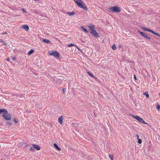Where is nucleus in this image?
I'll use <instances>...</instances> for the list:
<instances>
[{"instance_id": "obj_1", "label": "nucleus", "mask_w": 160, "mask_h": 160, "mask_svg": "<svg viewBox=\"0 0 160 160\" xmlns=\"http://www.w3.org/2000/svg\"><path fill=\"white\" fill-rule=\"evenodd\" d=\"M2 113H3L2 116L6 120L8 121L11 120V116L10 114H8V113L7 109L3 108L0 109V114H1Z\"/></svg>"}, {"instance_id": "obj_2", "label": "nucleus", "mask_w": 160, "mask_h": 160, "mask_svg": "<svg viewBox=\"0 0 160 160\" xmlns=\"http://www.w3.org/2000/svg\"><path fill=\"white\" fill-rule=\"evenodd\" d=\"M74 1L78 7L83 9L84 10L87 11L88 10V8L82 0H74Z\"/></svg>"}, {"instance_id": "obj_3", "label": "nucleus", "mask_w": 160, "mask_h": 160, "mask_svg": "<svg viewBox=\"0 0 160 160\" xmlns=\"http://www.w3.org/2000/svg\"><path fill=\"white\" fill-rule=\"evenodd\" d=\"M108 10L112 12H121V9L120 7L117 6L109 7Z\"/></svg>"}, {"instance_id": "obj_4", "label": "nucleus", "mask_w": 160, "mask_h": 160, "mask_svg": "<svg viewBox=\"0 0 160 160\" xmlns=\"http://www.w3.org/2000/svg\"><path fill=\"white\" fill-rule=\"evenodd\" d=\"M49 54L50 55L53 56L56 58H59L60 54L56 50H52L49 52Z\"/></svg>"}, {"instance_id": "obj_5", "label": "nucleus", "mask_w": 160, "mask_h": 160, "mask_svg": "<svg viewBox=\"0 0 160 160\" xmlns=\"http://www.w3.org/2000/svg\"><path fill=\"white\" fill-rule=\"evenodd\" d=\"M132 116L133 117L134 119H137L138 121L140 122L141 123H142L143 124H146L147 123L145 122L141 118H140L138 116H134L132 115Z\"/></svg>"}, {"instance_id": "obj_6", "label": "nucleus", "mask_w": 160, "mask_h": 160, "mask_svg": "<svg viewBox=\"0 0 160 160\" xmlns=\"http://www.w3.org/2000/svg\"><path fill=\"white\" fill-rule=\"evenodd\" d=\"M34 148L36 149L37 150H39L41 149V148L38 145H36L34 144H33L32 146L31 147L30 150L32 151H33Z\"/></svg>"}, {"instance_id": "obj_7", "label": "nucleus", "mask_w": 160, "mask_h": 160, "mask_svg": "<svg viewBox=\"0 0 160 160\" xmlns=\"http://www.w3.org/2000/svg\"><path fill=\"white\" fill-rule=\"evenodd\" d=\"M142 29L143 30H144L145 31L150 32L152 33V34H154L155 35L158 36H159V35L160 34L159 33H157V32H154L153 31L151 30L150 29H148V28H145L143 27V28Z\"/></svg>"}, {"instance_id": "obj_8", "label": "nucleus", "mask_w": 160, "mask_h": 160, "mask_svg": "<svg viewBox=\"0 0 160 160\" xmlns=\"http://www.w3.org/2000/svg\"><path fill=\"white\" fill-rule=\"evenodd\" d=\"M138 32H139L141 35L143 37H144V38H146L147 39L150 40V38L149 37L147 34L146 33L142 32H141L139 31H138Z\"/></svg>"}, {"instance_id": "obj_9", "label": "nucleus", "mask_w": 160, "mask_h": 160, "mask_svg": "<svg viewBox=\"0 0 160 160\" xmlns=\"http://www.w3.org/2000/svg\"><path fill=\"white\" fill-rule=\"evenodd\" d=\"M90 33L93 35V36L95 37H98L99 36L98 33L97 32L96 30H94L91 31Z\"/></svg>"}, {"instance_id": "obj_10", "label": "nucleus", "mask_w": 160, "mask_h": 160, "mask_svg": "<svg viewBox=\"0 0 160 160\" xmlns=\"http://www.w3.org/2000/svg\"><path fill=\"white\" fill-rule=\"evenodd\" d=\"M23 29L25 30L26 31H28L29 30V27L28 26L26 25H23L21 27Z\"/></svg>"}, {"instance_id": "obj_11", "label": "nucleus", "mask_w": 160, "mask_h": 160, "mask_svg": "<svg viewBox=\"0 0 160 160\" xmlns=\"http://www.w3.org/2000/svg\"><path fill=\"white\" fill-rule=\"evenodd\" d=\"M88 26L89 28L91 30V31L95 30V27L93 25H91L89 24L88 25Z\"/></svg>"}, {"instance_id": "obj_12", "label": "nucleus", "mask_w": 160, "mask_h": 160, "mask_svg": "<svg viewBox=\"0 0 160 160\" xmlns=\"http://www.w3.org/2000/svg\"><path fill=\"white\" fill-rule=\"evenodd\" d=\"M63 120V117L62 116H61V117H59L58 118V122L59 123L61 124L62 123V121Z\"/></svg>"}, {"instance_id": "obj_13", "label": "nucleus", "mask_w": 160, "mask_h": 160, "mask_svg": "<svg viewBox=\"0 0 160 160\" xmlns=\"http://www.w3.org/2000/svg\"><path fill=\"white\" fill-rule=\"evenodd\" d=\"M87 73L88 74H89L90 76H91V77L93 78H95V77L89 71L87 72Z\"/></svg>"}, {"instance_id": "obj_14", "label": "nucleus", "mask_w": 160, "mask_h": 160, "mask_svg": "<svg viewBox=\"0 0 160 160\" xmlns=\"http://www.w3.org/2000/svg\"><path fill=\"white\" fill-rule=\"evenodd\" d=\"M54 147L56 148L58 150H61V149L59 147L58 145L55 143L54 144Z\"/></svg>"}, {"instance_id": "obj_15", "label": "nucleus", "mask_w": 160, "mask_h": 160, "mask_svg": "<svg viewBox=\"0 0 160 160\" xmlns=\"http://www.w3.org/2000/svg\"><path fill=\"white\" fill-rule=\"evenodd\" d=\"M81 29L85 32L86 33H87L88 32V30H87V29H86V28H85L83 27L82 26H81Z\"/></svg>"}, {"instance_id": "obj_16", "label": "nucleus", "mask_w": 160, "mask_h": 160, "mask_svg": "<svg viewBox=\"0 0 160 160\" xmlns=\"http://www.w3.org/2000/svg\"><path fill=\"white\" fill-rule=\"evenodd\" d=\"M34 50L33 49H31V50L28 53V55H30L31 54H32L33 53V52H34Z\"/></svg>"}, {"instance_id": "obj_17", "label": "nucleus", "mask_w": 160, "mask_h": 160, "mask_svg": "<svg viewBox=\"0 0 160 160\" xmlns=\"http://www.w3.org/2000/svg\"><path fill=\"white\" fill-rule=\"evenodd\" d=\"M109 158L111 159V160H114L113 159V155L112 154H110L109 155Z\"/></svg>"}, {"instance_id": "obj_18", "label": "nucleus", "mask_w": 160, "mask_h": 160, "mask_svg": "<svg viewBox=\"0 0 160 160\" xmlns=\"http://www.w3.org/2000/svg\"><path fill=\"white\" fill-rule=\"evenodd\" d=\"M0 42H1L2 43V44L3 45H6V44H7L6 42H5L3 41L2 39H0Z\"/></svg>"}, {"instance_id": "obj_19", "label": "nucleus", "mask_w": 160, "mask_h": 160, "mask_svg": "<svg viewBox=\"0 0 160 160\" xmlns=\"http://www.w3.org/2000/svg\"><path fill=\"white\" fill-rule=\"evenodd\" d=\"M43 41L44 42H46L47 43H48L50 42L49 40L47 39H43Z\"/></svg>"}, {"instance_id": "obj_20", "label": "nucleus", "mask_w": 160, "mask_h": 160, "mask_svg": "<svg viewBox=\"0 0 160 160\" xmlns=\"http://www.w3.org/2000/svg\"><path fill=\"white\" fill-rule=\"evenodd\" d=\"M143 94H144V95H146V98H148V97H149V95H148V92H145L143 93Z\"/></svg>"}, {"instance_id": "obj_21", "label": "nucleus", "mask_w": 160, "mask_h": 160, "mask_svg": "<svg viewBox=\"0 0 160 160\" xmlns=\"http://www.w3.org/2000/svg\"><path fill=\"white\" fill-rule=\"evenodd\" d=\"M68 13L70 15H73L74 14V13L73 12H68Z\"/></svg>"}, {"instance_id": "obj_22", "label": "nucleus", "mask_w": 160, "mask_h": 160, "mask_svg": "<svg viewBox=\"0 0 160 160\" xmlns=\"http://www.w3.org/2000/svg\"><path fill=\"white\" fill-rule=\"evenodd\" d=\"M156 108L157 110L159 111L160 109V105L159 104H158L157 106L156 107Z\"/></svg>"}, {"instance_id": "obj_23", "label": "nucleus", "mask_w": 160, "mask_h": 160, "mask_svg": "<svg viewBox=\"0 0 160 160\" xmlns=\"http://www.w3.org/2000/svg\"><path fill=\"white\" fill-rule=\"evenodd\" d=\"M68 46L69 47H70L72 46H76L75 45L73 44H68Z\"/></svg>"}, {"instance_id": "obj_24", "label": "nucleus", "mask_w": 160, "mask_h": 160, "mask_svg": "<svg viewBox=\"0 0 160 160\" xmlns=\"http://www.w3.org/2000/svg\"><path fill=\"white\" fill-rule=\"evenodd\" d=\"M138 142L139 143V144H141L142 143V140L140 139H138Z\"/></svg>"}, {"instance_id": "obj_25", "label": "nucleus", "mask_w": 160, "mask_h": 160, "mask_svg": "<svg viewBox=\"0 0 160 160\" xmlns=\"http://www.w3.org/2000/svg\"><path fill=\"white\" fill-rule=\"evenodd\" d=\"M13 121L16 123H18V120L17 119H15V118L14 119Z\"/></svg>"}, {"instance_id": "obj_26", "label": "nucleus", "mask_w": 160, "mask_h": 160, "mask_svg": "<svg viewBox=\"0 0 160 160\" xmlns=\"http://www.w3.org/2000/svg\"><path fill=\"white\" fill-rule=\"evenodd\" d=\"M112 48L113 50H114L116 48V47L115 45H114L112 46Z\"/></svg>"}, {"instance_id": "obj_27", "label": "nucleus", "mask_w": 160, "mask_h": 160, "mask_svg": "<svg viewBox=\"0 0 160 160\" xmlns=\"http://www.w3.org/2000/svg\"><path fill=\"white\" fill-rule=\"evenodd\" d=\"M22 10L23 12L27 13V11L25 10L24 8H22Z\"/></svg>"}, {"instance_id": "obj_28", "label": "nucleus", "mask_w": 160, "mask_h": 160, "mask_svg": "<svg viewBox=\"0 0 160 160\" xmlns=\"http://www.w3.org/2000/svg\"><path fill=\"white\" fill-rule=\"evenodd\" d=\"M7 34V32H2L1 33L2 35H3V34Z\"/></svg>"}, {"instance_id": "obj_29", "label": "nucleus", "mask_w": 160, "mask_h": 160, "mask_svg": "<svg viewBox=\"0 0 160 160\" xmlns=\"http://www.w3.org/2000/svg\"><path fill=\"white\" fill-rule=\"evenodd\" d=\"M7 60L8 61H9L10 60V58H7Z\"/></svg>"}, {"instance_id": "obj_30", "label": "nucleus", "mask_w": 160, "mask_h": 160, "mask_svg": "<svg viewBox=\"0 0 160 160\" xmlns=\"http://www.w3.org/2000/svg\"><path fill=\"white\" fill-rule=\"evenodd\" d=\"M134 78L135 79V80H137V78H136V76L135 75H134Z\"/></svg>"}, {"instance_id": "obj_31", "label": "nucleus", "mask_w": 160, "mask_h": 160, "mask_svg": "<svg viewBox=\"0 0 160 160\" xmlns=\"http://www.w3.org/2000/svg\"><path fill=\"white\" fill-rule=\"evenodd\" d=\"M136 136L137 137V139H138L139 138V136H138V135L137 134H136Z\"/></svg>"}, {"instance_id": "obj_32", "label": "nucleus", "mask_w": 160, "mask_h": 160, "mask_svg": "<svg viewBox=\"0 0 160 160\" xmlns=\"http://www.w3.org/2000/svg\"><path fill=\"white\" fill-rule=\"evenodd\" d=\"M12 59L14 61L15 60V57H13L12 58Z\"/></svg>"}, {"instance_id": "obj_33", "label": "nucleus", "mask_w": 160, "mask_h": 160, "mask_svg": "<svg viewBox=\"0 0 160 160\" xmlns=\"http://www.w3.org/2000/svg\"><path fill=\"white\" fill-rule=\"evenodd\" d=\"M63 93H64V91H65V88H63Z\"/></svg>"}, {"instance_id": "obj_34", "label": "nucleus", "mask_w": 160, "mask_h": 160, "mask_svg": "<svg viewBox=\"0 0 160 160\" xmlns=\"http://www.w3.org/2000/svg\"><path fill=\"white\" fill-rule=\"evenodd\" d=\"M159 37H160V34H159Z\"/></svg>"}, {"instance_id": "obj_35", "label": "nucleus", "mask_w": 160, "mask_h": 160, "mask_svg": "<svg viewBox=\"0 0 160 160\" xmlns=\"http://www.w3.org/2000/svg\"><path fill=\"white\" fill-rule=\"evenodd\" d=\"M77 48H78V49H79V48H78V47H77Z\"/></svg>"}, {"instance_id": "obj_36", "label": "nucleus", "mask_w": 160, "mask_h": 160, "mask_svg": "<svg viewBox=\"0 0 160 160\" xmlns=\"http://www.w3.org/2000/svg\"><path fill=\"white\" fill-rule=\"evenodd\" d=\"M119 47H121V46H119Z\"/></svg>"}, {"instance_id": "obj_37", "label": "nucleus", "mask_w": 160, "mask_h": 160, "mask_svg": "<svg viewBox=\"0 0 160 160\" xmlns=\"http://www.w3.org/2000/svg\"><path fill=\"white\" fill-rule=\"evenodd\" d=\"M119 47H121V46H119Z\"/></svg>"}, {"instance_id": "obj_38", "label": "nucleus", "mask_w": 160, "mask_h": 160, "mask_svg": "<svg viewBox=\"0 0 160 160\" xmlns=\"http://www.w3.org/2000/svg\"><path fill=\"white\" fill-rule=\"evenodd\" d=\"M119 47H121V46H119Z\"/></svg>"}]
</instances>
